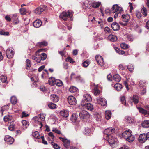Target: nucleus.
I'll list each match as a JSON object with an SVG mask.
<instances>
[{
  "label": "nucleus",
  "instance_id": "1",
  "mask_svg": "<svg viewBox=\"0 0 149 149\" xmlns=\"http://www.w3.org/2000/svg\"><path fill=\"white\" fill-rule=\"evenodd\" d=\"M123 137L126 139L129 142H133L135 139V137L132 134V132L130 130L123 132L122 134Z\"/></svg>",
  "mask_w": 149,
  "mask_h": 149
},
{
  "label": "nucleus",
  "instance_id": "2",
  "mask_svg": "<svg viewBox=\"0 0 149 149\" xmlns=\"http://www.w3.org/2000/svg\"><path fill=\"white\" fill-rule=\"evenodd\" d=\"M74 14V12L71 10H68L67 12H63L59 15L60 18L64 21H67L68 18H70V20H72L71 18Z\"/></svg>",
  "mask_w": 149,
  "mask_h": 149
},
{
  "label": "nucleus",
  "instance_id": "3",
  "mask_svg": "<svg viewBox=\"0 0 149 149\" xmlns=\"http://www.w3.org/2000/svg\"><path fill=\"white\" fill-rule=\"evenodd\" d=\"M111 9L113 13H115L114 15V17L115 18H117L118 15L120 14L121 12L123 11L122 8L116 4L113 5Z\"/></svg>",
  "mask_w": 149,
  "mask_h": 149
},
{
  "label": "nucleus",
  "instance_id": "4",
  "mask_svg": "<svg viewBox=\"0 0 149 149\" xmlns=\"http://www.w3.org/2000/svg\"><path fill=\"white\" fill-rule=\"evenodd\" d=\"M43 49H40L37 51L35 53V55L32 56V59L35 61L37 63H40L41 58L40 55L38 54V53L43 51Z\"/></svg>",
  "mask_w": 149,
  "mask_h": 149
},
{
  "label": "nucleus",
  "instance_id": "5",
  "mask_svg": "<svg viewBox=\"0 0 149 149\" xmlns=\"http://www.w3.org/2000/svg\"><path fill=\"white\" fill-rule=\"evenodd\" d=\"M115 132V129L114 128L110 127L105 129L103 133L107 135L108 137L111 134H113Z\"/></svg>",
  "mask_w": 149,
  "mask_h": 149
},
{
  "label": "nucleus",
  "instance_id": "6",
  "mask_svg": "<svg viewBox=\"0 0 149 149\" xmlns=\"http://www.w3.org/2000/svg\"><path fill=\"white\" fill-rule=\"evenodd\" d=\"M59 138L61 141L63 142L64 146L66 149L68 148L70 144V141L68 140L65 138L59 137Z\"/></svg>",
  "mask_w": 149,
  "mask_h": 149
},
{
  "label": "nucleus",
  "instance_id": "7",
  "mask_svg": "<svg viewBox=\"0 0 149 149\" xmlns=\"http://www.w3.org/2000/svg\"><path fill=\"white\" fill-rule=\"evenodd\" d=\"M79 116L81 119H87L90 117L89 113L85 110H83L80 113Z\"/></svg>",
  "mask_w": 149,
  "mask_h": 149
},
{
  "label": "nucleus",
  "instance_id": "8",
  "mask_svg": "<svg viewBox=\"0 0 149 149\" xmlns=\"http://www.w3.org/2000/svg\"><path fill=\"white\" fill-rule=\"evenodd\" d=\"M96 60L99 65L101 66H103L104 64L103 58L101 56L97 55L95 57Z\"/></svg>",
  "mask_w": 149,
  "mask_h": 149
},
{
  "label": "nucleus",
  "instance_id": "9",
  "mask_svg": "<svg viewBox=\"0 0 149 149\" xmlns=\"http://www.w3.org/2000/svg\"><path fill=\"white\" fill-rule=\"evenodd\" d=\"M68 101L70 105H75L76 104L77 101L76 98L73 96H69L68 98Z\"/></svg>",
  "mask_w": 149,
  "mask_h": 149
},
{
  "label": "nucleus",
  "instance_id": "10",
  "mask_svg": "<svg viewBox=\"0 0 149 149\" xmlns=\"http://www.w3.org/2000/svg\"><path fill=\"white\" fill-rule=\"evenodd\" d=\"M147 139L146 134H141L139 137V142L142 143L145 142Z\"/></svg>",
  "mask_w": 149,
  "mask_h": 149
},
{
  "label": "nucleus",
  "instance_id": "11",
  "mask_svg": "<svg viewBox=\"0 0 149 149\" xmlns=\"http://www.w3.org/2000/svg\"><path fill=\"white\" fill-rule=\"evenodd\" d=\"M6 54L7 57L10 58L13 57L14 54V52L10 48H8L6 50Z\"/></svg>",
  "mask_w": 149,
  "mask_h": 149
},
{
  "label": "nucleus",
  "instance_id": "12",
  "mask_svg": "<svg viewBox=\"0 0 149 149\" xmlns=\"http://www.w3.org/2000/svg\"><path fill=\"white\" fill-rule=\"evenodd\" d=\"M45 10V9L43 8V6H40L35 10L34 12L35 13L39 15L41 14Z\"/></svg>",
  "mask_w": 149,
  "mask_h": 149
},
{
  "label": "nucleus",
  "instance_id": "13",
  "mask_svg": "<svg viewBox=\"0 0 149 149\" xmlns=\"http://www.w3.org/2000/svg\"><path fill=\"white\" fill-rule=\"evenodd\" d=\"M4 140L6 143L9 144H12L14 142V139L11 137L6 136L5 137Z\"/></svg>",
  "mask_w": 149,
  "mask_h": 149
},
{
  "label": "nucleus",
  "instance_id": "14",
  "mask_svg": "<svg viewBox=\"0 0 149 149\" xmlns=\"http://www.w3.org/2000/svg\"><path fill=\"white\" fill-rule=\"evenodd\" d=\"M45 119V115L44 114H40L38 119V122H39L40 125L41 126L40 128L42 127L43 126L42 122L44 121Z\"/></svg>",
  "mask_w": 149,
  "mask_h": 149
},
{
  "label": "nucleus",
  "instance_id": "15",
  "mask_svg": "<svg viewBox=\"0 0 149 149\" xmlns=\"http://www.w3.org/2000/svg\"><path fill=\"white\" fill-rule=\"evenodd\" d=\"M42 24V22L39 19H37L33 22V26L36 28H39L40 27Z\"/></svg>",
  "mask_w": 149,
  "mask_h": 149
},
{
  "label": "nucleus",
  "instance_id": "16",
  "mask_svg": "<svg viewBox=\"0 0 149 149\" xmlns=\"http://www.w3.org/2000/svg\"><path fill=\"white\" fill-rule=\"evenodd\" d=\"M111 27L114 31H117L120 29L119 25L116 22H113L112 24Z\"/></svg>",
  "mask_w": 149,
  "mask_h": 149
},
{
  "label": "nucleus",
  "instance_id": "17",
  "mask_svg": "<svg viewBox=\"0 0 149 149\" xmlns=\"http://www.w3.org/2000/svg\"><path fill=\"white\" fill-rule=\"evenodd\" d=\"M50 98L51 100L54 102H57L59 100V97L54 94L51 95Z\"/></svg>",
  "mask_w": 149,
  "mask_h": 149
},
{
  "label": "nucleus",
  "instance_id": "18",
  "mask_svg": "<svg viewBox=\"0 0 149 149\" xmlns=\"http://www.w3.org/2000/svg\"><path fill=\"white\" fill-rule=\"evenodd\" d=\"M84 100L87 102L91 101L92 98L91 96L89 94H86L83 96Z\"/></svg>",
  "mask_w": 149,
  "mask_h": 149
},
{
  "label": "nucleus",
  "instance_id": "19",
  "mask_svg": "<svg viewBox=\"0 0 149 149\" xmlns=\"http://www.w3.org/2000/svg\"><path fill=\"white\" fill-rule=\"evenodd\" d=\"M61 116L64 118H66L68 116V111L66 110H63L61 111L60 112Z\"/></svg>",
  "mask_w": 149,
  "mask_h": 149
},
{
  "label": "nucleus",
  "instance_id": "20",
  "mask_svg": "<svg viewBox=\"0 0 149 149\" xmlns=\"http://www.w3.org/2000/svg\"><path fill=\"white\" fill-rule=\"evenodd\" d=\"M108 141L110 144H113L114 143L115 141L114 137L111 136H109L108 137Z\"/></svg>",
  "mask_w": 149,
  "mask_h": 149
},
{
  "label": "nucleus",
  "instance_id": "21",
  "mask_svg": "<svg viewBox=\"0 0 149 149\" xmlns=\"http://www.w3.org/2000/svg\"><path fill=\"white\" fill-rule=\"evenodd\" d=\"M108 39L112 42H114L116 41L117 40V37L112 34H110L108 37Z\"/></svg>",
  "mask_w": 149,
  "mask_h": 149
},
{
  "label": "nucleus",
  "instance_id": "22",
  "mask_svg": "<svg viewBox=\"0 0 149 149\" xmlns=\"http://www.w3.org/2000/svg\"><path fill=\"white\" fill-rule=\"evenodd\" d=\"M122 18L123 19L122 20L125 22H128L130 19V16L128 14L122 15Z\"/></svg>",
  "mask_w": 149,
  "mask_h": 149
},
{
  "label": "nucleus",
  "instance_id": "23",
  "mask_svg": "<svg viewBox=\"0 0 149 149\" xmlns=\"http://www.w3.org/2000/svg\"><path fill=\"white\" fill-rule=\"evenodd\" d=\"M105 116L106 119L107 120L109 119L111 116V112L109 110L106 111Z\"/></svg>",
  "mask_w": 149,
  "mask_h": 149
},
{
  "label": "nucleus",
  "instance_id": "24",
  "mask_svg": "<svg viewBox=\"0 0 149 149\" xmlns=\"http://www.w3.org/2000/svg\"><path fill=\"white\" fill-rule=\"evenodd\" d=\"M137 109L139 111V112L142 114L144 115H146L147 114H149V112L148 111H147L141 107H137Z\"/></svg>",
  "mask_w": 149,
  "mask_h": 149
},
{
  "label": "nucleus",
  "instance_id": "25",
  "mask_svg": "<svg viewBox=\"0 0 149 149\" xmlns=\"http://www.w3.org/2000/svg\"><path fill=\"white\" fill-rule=\"evenodd\" d=\"M85 106L86 109L88 110L92 111L94 109L93 105L90 103H86Z\"/></svg>",
  "mask_w": 149,
  "mask_h": 149
},
{
  "label": "nucleus",
  "instance_id": "26",
  "mask_svg": "<svg viewBox=\"0 0 149 149\" xmlns=\"http://www.w3.org/2000/svg\"><path fill=\"white\" fill-rule=\"evenodd\" d=\"M98 102L102 106H104L107 104V101L104 98H100L98 100Z\"/></svg>",
  "mask_w": 149,
  "mask_h": 149
},
{
  "label": "nucleus",
  "instance_id": "27",
  "mask_svg": "<svg viewBox=\"0 0 149 149\" xmlns=\"http://www.w3.org/2000/svg\"><path fill=\"white\" fill-rule=\"evenodd\" d=\"M132 100L135 104H137L139 102V97L137 95H134L132 98Z\"/></svg>",
  "mask_w": 149,
  "mask_h": 149
},
{
  "label": "nucleus",
  "instance_id": "28",
  "mask_svg": "<svg viewBox=\"0 0 149 149\" xmlns=\"http://www.w3.org/2000/svg\"><path fill=\"white\" fill-rule=\"evenodd\" d=\"M114 87L116 90L119 91L121 90L123 86L122 85L120 84L116 83L114 85Z\"/></svg>",
  "mask_w": 149,
  "mask_h": 149
},
{
  "label": "nucleus",
  "instance_id": "29",
  "mask_svg": "<svg viewBox=\"0 0 149 149\" xmlns=\"http://www.w3.org/2000/svg\"><path fill=\"white\" fill-rule=\"evenodd\" d=\"M56 80L54 77L50 78L48 80V83L50 85L54 86L55 84Z\"/></svg>",
  "mask_w": 149,
  "mask_h": 149
},
{
  "label": "nucleus",
  "instance_id": "30",
  "mask_svg": "<svg viewBox=\"0 0 149 149\" xmlns=\"http://www.w3.org/2000/svg\"><path fill=\"white\" fill-rule=\"evenodd\" d=\"M84 132L85 134L86 135H89L92 133L91 129L88 127H87L85 129Z\"/></svg>",
  "mask_w": 149,
  "mask_h": 149
},
{
  "label": "nucleus",
  "instance_id": "31",
  "mask_svg": "<svg viewBox=\"0 0 149 149\" xmlns=\"http://www.w3.org/2000/svg\"><path fill=\"white\" fill-rule=\"evenodd\" d=\"M77 115L75 114H73L72 115L70 120L73 123H74L77 120Z\"/></svg>",
  "mask_w": 149,
  "mask_h": 149
},
{
  "label": "nucleus",
  "instance_id": "32",
  "mask_svg": "<svg viewBox=\"0 0 149 149\" xmlns=\"http://www.w3.org/2000/svg\"><path fill=\"white\" fill-rule=\"evenodd\" d=\"M113 80L117 82H119L120 81L121 78L119 74H115L113 76Z\"/></svg>",
  "mask_w": 149,
  "mask_h": 149
},
{
  "label": "nucleus",
  "instance_id": "33",
  "mask_svg": "<svg viewBox=\"0 0 149 149\" xmlns=\"http://www.w3.org/2000/svg\"><path fill=\"white\" fill-rule=\"evenodd\" d=\"M32 136L33 137L35 138L40 139V138L39 134L37 131H36L33 132L32 133Z\"/></svg>",
  "mask_w": 149,
  "mask_h": 149
},
{
  "label": "nucleus",
  "instance_id": "34",
  "mask_svg": "<svg viewBox=\"0 0 149 149\" xmlns=\"http://www.w3.org/2000/svg\"><path fill=\"white\" fill-rule=\"evenodd\" d=\"M47 45V43L46 41H43L41 42H39L38 43L37 45L40 47H42L44 46H46Z\"/></svg>",
  "mask_w": 149,
  "mask_h": 149
},
{
  "label": "nucleus",
  "instance_id": "35",
  "mask_svg": "<svg viewBox=\"0 0 149 149\" xmlns=\"http://www.w3.org/2000/svg\"><path fill=\"white\" fill-rule=\"evenodd\" d=\"M142 126L144 128L149 127V120L144 121L142 124Z\"/></svg>",
  "mask_w": 149,
  "mask_h": 149
},
{
  "label": "nucleus",
  "instance_id": "36",
  "mask_svg": "<svg viewBox=\"0 0 149 149\" xmlns=\"http://www.w3.org/2000/svg\"><path fill=\"white\" fill-rule=\"evenodd\" d=\"M101 4V3L100 2H96L92 3L91 4V6L95 8H97Z\"/></svg>",
  "mask_w": 149,
  "mask_h": 149
},
{
  "label": "nucleus",
  "instance_id": "37",
  "mask_svg": "<svg viewBox=\"0 0 149 149\" xmlns=\"http://www.w3.org/2000/svg\"><path fill=\"white\" fill-rule=\"evenodd\" d=\"M9 106L8 105H5L4 106L2 107L1 108V110L0 111V113H1V116L3 115V113L5 111L9 109Z\"/></svg>",
  "mask_w": 149,
  "mask_h": 149
},
{
  "label": "nucleus",
  "instance_id": "38",
  "mask_svg": "<svg viewBox=\"0 0 149 149\" xmlns=\"http://www.w3.org/2000/svg\"><path fill=\"white\" fill-rule=\"evenodd\" d=\"M13 118L12 116L10 115H7L5 116L4 118V121L7 122L11 121L12 120Z\"/></svg>",
  "mask_w": 149,
  "mask_h": 149
},
{
  "label": "nucleus",
  "instance_id": "39",
  "mask_svg": "<svg viewBox=\"0 0 149 149\" xmlns=\"http://www.w3.org/2000/svg\"><path fill=\"white\" fill-rule=\"evenodd\" d=\"M23 128H26L29 125V123L26 120H23L22 121Z\"/></svg>",
  "mask_w": 149,
  "mask_h": 149
},
{
  "label": "nucleus",
  "instance_id": "40",
  "mask_svg": "<svg viewBox=\"0 0 149 149\" xmlns=\"http://www.w3.org/2000/svg\"><path fill=\"white\" fill-rule=\"evenodd\" d=\"M141 12L144 17H145L147 16V10L146 8L143 6L142 8Z\"/></svg>",
  "mask_w": 149,
  "mask_h": 149
},
{
  "label": "nucleus",
  "instance_id": "41",
  "mask_svg": "<svg viewBox=\"0 0 149 149\" xmlns=\"http://www.w3.org/2000/svg\"><path fill=\"white\" fill-rule=\"evenodd\" d=\"M136 16L139 19H140L142 17V15L140 11L136 10L135 13Z\"/></svg>",
  "mask_w": 149,
  "mask_h": 149
},
{
  "label": "nucleus",
  "instance_id": "42",
  "mask_svg": "<svg viewBox=\"0 0 149 149\" xmlns=\"http://www.w3.org/2000/svg\"><path fill=\"white\" fill-rule=\"evenodd\" d=\"M51 144L54 149H58L60 148V147L57 143L53 141L51 142Z\"/></svg>",
  "mask_w": 149,
  "mask_h": 149
},
{
  "label": "nucleus",
  "instance_id": "43",
  "mask_svg": "<svg viewBox=\"0 0 149 149\" xmlns=\"http://www.w3.org/2000/svg\"><path fill=\"white\" fill-rule=\"evenodd\" d=\"M17 100L16 98L14 96H12L10 99V101L12 104H15L17 102Z\"/></svg>",
  "mask_w": 149,
  "mask_h": 149
},
{
  "label": "nucleus",
  "instance_id": "44",
  "mask_svg": "<svg viewBox=\"0 0 149 149\" xmlns=\"http://www.w3.org/2000/svg\"><path fill=\"white\" fill-rule=\"evenodd\" d=\"M0 79L2 82L5 83L7 80V77L6 76L2 75L0 77Z\"/></svg>",
  "mask_w": 149,
  "mask_h": 149
},
{
  "label": "nucleus",
  "instance_id": "45",
  "mask_svg": "<svg viewBox=\"0 0 149 149\" xmlns=\"http://www.w3.org/2000/svg\"><path fill=\"white\" fill-rule=\"evenodd\" d=\"M90 63V61L89 60H86L82 63L83 66L85 67H87Z\"/></svg>",
  "mask_w": 149,
  "mask_h": 149
},
{
  "label": "nucleus",
  "instance_id": "46",
  "mask_svg": "<svg viewBox=\"0 0 149 149\" xmlns=\"http://www.w3.org/2000/svg\"><path fill=\"white\" fill-rule=\"evenodd\" d=\"M55 84L58 86H60L63 85V83L61 81L56 79L55 81Z\"/></svg>",
  "mask_w": 149,
  "mask_h": 149
},
{
  "label": "nucleus",
  "instance_id": "47",
  "mask_svg": "<svg viewBox=\"0 0 149 149\" xmlns=\"http://www.w3.org/2000/svg\"><path fill=\"white\" fill-rule=\"evenodd\" d=\"M41 59L42 60H44L46 59L47 57V55L46 54L44 53H43L41 54L40 55Z\"/></svg>",
  "mask_w": 149,
  "mask_h": 149
},
{
  "label": "nucleus",
  "instance_id": "48",
  "mask_svg": "<svg viewBox=\"0 0 149 149\" xmlns=\"http://www.w3.org/2000/svg\"><path fill=\"white\" fill-rule=\"evenodd\" d=\"M70 91L71 93H74L77 91L78 89L74 86H72L70 88Z\"/></svg>",
  "mask_w": 149,
  "mask_h": 149
},
{
  "label": "nucleus",
  "instance_id": "49",
  "mask_svg": "<svg viewBox=\"0 0 149 149\" xmlns=\"http://www.w3.org/2000/svg\"><path fill=\"white\" fill-rule=\"evenodd\" d=\"M93 92L95 95H97L100 93V91L96 88L94 89Z\"/></svg>",
  "mask_w": 149,
  "mask_h": 149
},
{
  "label": "nucleus",
  "instance_id": "50",
  "mask_svg": "<svg viewBox=\"0 0 149 149\" xmlns=\"http://www.w3.org/2000/svg\"><path fill=\"white\" fill-rule=\"evenodd\" d=\"M121 48L124 49H126L128 47V46L125 43H122L120 45Z\"/></svg>",
  "mask_w": 149,
  "mask_h": 149
},
{
  "label": "nucleus",
  "instance_id": "51",
  "mask_svg": "<svg viewBox=\"0 0 149 149\" xmlns=\"http://www.w3.org/2000/svg\"><path fill=\"white\" fill-rule=\"evenodd\" d=\"M127 121L129 123H131L133 122V119L130 117L127 116L126 117Z\"/></svg>",
  "mask_w": 149,
  "mask_h": 149
},
{
  "label": "nucleus",
  "instance_id": "52",
  "mask_svg": "<svg viewBox=\"0 0 149 149\" xmlns=\"http://www.w3.org/2000/svg\"><path fill=\"white\" fill-rule=\"evenodd\" d=\"M127 68L128 70L130 71H132L134 70V66L132 64L128 65L127 66Z\"/></svg>",
  "mask_w": 149,
  "mask_h": 149
},
{
  "label": "nucleus",
  "instance_id": "53",
  "mask_svg": "<svg viewBox=\"0 0 149 149\" xmlns=\"http://www.w3.org/2000/svg\"><path fill=\"white\" fill-rule=\"evenodd\" d=\"M76 75L74 73H72L71 75V78H75L76 79L80 80L81 79V77L80 76H77L75 77Z\"/></svg>",
  "mask_w": 149,
  "mask_h": 149
},
{
  "label": "nucleus",
  "instance_id": "54",
  "mask_svg": "<svg viewBox=\"0 0 149 149\" xmlns=\"http://www.w3.org/2000/svg\"><path fill=\"white\" fill-rule=\"evenodd\" d=\"M20 11L21 14L22 15H24L27 13L26 9L24 8L21 9Z\"/></svg>",
  "mask_w": 149,
  "mask_h": 149
},
{
  "label": "nucleus",
  "instance_id": "55",
  "mask_svg": "<svg viewBox=\"0 0 149 149\" xmlns=\"http://www.w3.org/2000/svg\"><path fill=\"white\" fill-rule=\"evenodd\" d=\"M66 61L72 63H73L75 62V61L73 60V59L70 57L67 58L66 59Z\"/></svg>",
  "mask_w": 149,
  "mask_h": 149
},
{
  "label": "nucleus",
  "instance_id": "56",
  "mask_svg": "<svg viewBox=\"0 0 149 149\" xmlns=\"http://www.w3.org/2000/svg\"><path fill=\"white\" fill-rule=\"evenodd\" d=\"M26 68L27 69H28V68L27 67L29 68L31 66V61H30L29 59H27L26 60Z\"/></svg>",
  "mask_w": 149,
  "mask_h": 149
},
{
  "label": "nucleus",
  "instance_id": "57",
  "mask_svg": "<svg viewBox=\"0 0 149 149\" xmlns=\"http://www.w3.org/2000/svg\"><path fill=\"white\" fill-rule=\"evenodd\" d=\"M120 100L122 104L126 106V100H125V97L124 96H123L121 97Z\"/></svg>",
  "mask_w": 149,
  "mask_h": 149
},
{
  "label": "nucleus",
  "instance_id": "58",
  "mask_svg": "<svg viewBox=\"0 0 149 149\" xmlns=\"http://www.w3.org/2000/svg\"><path fill=\"white\" fill-rule=\"evenodd\" d=\"M49 107L51 109H54L56 108V105L54 103H52L49 104Z\"/></svg>",
  "mask_w": 149,
  "mask_h": 149
},
{
  "label": "nucleus",
  "instance_id": "59",
  "mask_svg": "<svg viewBox=\"0 0 149 149\" xmlns=\"http://www.w3.org/2000/svg\"><path fill=\"white\" fill-rule=\"evenodd\" d=\"M111 30L108 27H106L104 28V31L108 33H111Z\"/></svg>",
  "mask_w": 149,
  "mask_h": 149
},
{
  "label": "nucleus",
  "instance_id": "60",
  "mask_svg": "<svg viewBox=\"0 0 149 149\" xmlns=\"http://www.w3.org/2000/svg\"><path fill=\"white\" fill-rule=\"evenodd\" d=\"M46 74H47L48 75L49 74V73L48 71L47 70L45 69L44 70V71L43 72V74L41 76L42 77V78H44Z\"/></svg>",
  "mask_w": 149,
  "mask_h": 149
},
{
  "label": "nucleus",
  "instance_id": "61",
  "mask_svg": "<svg viewBox=\"0 0 149 149\" xmlns=\"http://www.w3.org/2000/svg\"><path fill=\"white\" fill-rule=\"evenodd\" d=\"M146 88L144 86H143V87L142 89L141 92V94L144 95L146 93Z\"/></svg>",
  "mask_w": 149,
  "mask_h": 149
},
{
  "label": "nucleus",
  "instance_id": "62",
  "mask_svg": "<svg viewBox=\"0 0 149 149\" xmlns=\"http://www.w3.org/2000/svg\"><path fill=\"white\" fill-rule=\"evenodd\" d=\"M0 34L1 35H8L9 34V33L8 32H5L3 31H0Z\"/></svg>",
  "mask_w": 149,
  "mask_h": 149
},
{
  "label": "nucleus",
  "instance_id": "63",
  "mask_svg": "<svg viewBox=\"0 0 149 149\" xmlns=\"http://www.w3.org/2000/svg\"><path fill=\"white\" fill-rule=\"evenodd\" d=\"M118 68L119 70H123L125 69V67L123 65L120 64L119 65Z\"/></svg>",
  "mask_w": 149,
  "mask_h": 149
},
{
  "label": "nucleus",
  "instance_id": "64",
  "mask_svg": "<svg viewBox=\"0 0 149 149\" xmlns=\"http://www.w3.org/2000/svg\"><path fill=\"white\" fill-rule=\"evenodd\" d=\"M14 129V126L13 125H10L8 127V129L11 131H13Z\"/></svg>",
  "mask_w": 149,
  "mask_h": 149
}]
</instances>
